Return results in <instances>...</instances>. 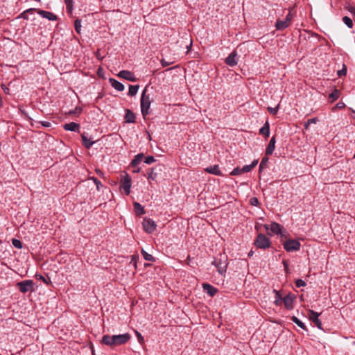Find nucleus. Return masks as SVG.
I'll return each mask as SVG.
<instances>
[{"mask_svg": "<svg viewBox=\"0 0 355 355\" xmlns=\"http://www.w3.org/2000/svg\"><path fill=\"white\" fill-rule=\"evenodd\" d=\"M318 118H312V119H309L307 121H308V124H311V123H316L318 122Z\"/></svg>", "mask_w": 355, "mask_h": 355, "instance_id": "09e8293b", "label": "nucleus"}, {"mask_svg": "<svg viewBox=\"0 0 355 355\" xmlns=\"http://www.w3.org/2000/svg\"><path fill=\"white\" fill-rule=\"evenodd\" d=\"M320 313H318L313 310H309V319L313 322H314V324L316 325V327L320 329H322V322L320 321V320L318 319V317L320 315Z\"/></svg>", "mask_w": 355, "mask_h": 355, "instance_id": "9b49d317", "label": "nucleus"}, {"mask_svg": "<svg viewBox=\"0 0 355 355\" xmlns=\"http://www.w3.org/2000/svg\"><path fill=\"white\" fill-rule=\"evenodd\" d=\"M284 248L287 252L298 251L300 249V243L294 239H288L284 243Z\"/></svg>", "mask_w": 355, "mask_h": 355, "instance_id": "423d86ee", "label": "nucleus"}, {"mask_svg": "<svg viewBox=\"0 0 355 355\" xmlns=\"http://www.w3.org/2000/svg\"><path fill=\"white\" fill-rule=\"evenodd\" d=\"M273 292L275 294V300L274 303L278 306V305H279V304L281 303V302L282 300V295H281L279 291H277V290H274Z\"/></svg>", "mask_w": 355, "mask_h": 355, "instance_id": "7c9ffc66", "label": "nucleus"}, {"mask_svg": "<svg viewBox=\"0 0 355 355\" xmlns=\"http://www.w3.org/2000/svg\"><path fill=\"white\" fill-rule=\"evenodd\" d=\"M143 157H144L143 154L137 155L131 162L132 166L133 167L137 166L141 162Z\"/></svg>", "mask_w": 355, "mask_h": 355, "instance_id": "393cba45", "label": "nucleus"}, {"mask_svg": "<svg viewBox=\"0 0 355 355\" xmlns=\"http://www.w3.org/2000/svg\"><path fill=\"white\" fill-rule=\"evenodd\" d=\"M135 334L137 337V339H138V341L139 342V343L142 344L144 342V337L141 336V334L137 331H135Z\"/></svg>", "mask_w": 355, "mask_h": 355, "instance_id": "37998d69", "label": "nucleus"}, {"mask_svg": "<svg viewBox=\"0 0 355 355\" xmlns=\"http://www.w3.org/2000/svg\"><path fill=\"white\" fill-rule=\"evenodd\" d=\"M92 180H94V183L96 184L97 189L99 190L100 187L102 186L101 182L95 178H93Z\"/></svg>", "mask_w": 355, "mask_h": 355, "instance_id": "49530a36", "label": "nucleus"}, {"mask_svg": "<svg viewBox=\"0 0 355 355\" xmlns=\"http://www.w3.org/2000/svg\"><path fill=\"white\" fill-rule=\"evenodd\" d=\"M340 96L339 91L335 89L330 94L329 98L331 99V102L336 101Z\"/></svg>", "mask_w": 355, "mask_h": 355, "instance_id": "c756f323", "label": "nucleus"}, {"mask_svg": "<svg viewBox=\"0 0 355 355\" xmlns=\"http://www.w3.org/2000/svg\"><path fill=\"white\" fill-rule=\"evenodd\" d=\"M146 87L144 89L141 98V111L144 117L149 114L148 110L151 105V100L149 95L146 94Z\"/></svg>", "mask_w": 355, "mask_h": 355, "instance_id": "f03ea898", "label": "nucleus"}, {"mask_svg": "<svg viewBox=\"0 0 355 355\" xmlns=\"http://www.w3.org/2000/svg\"><path fill=\"white\" fill-rule=\"evenodd\" d=\"M254 245L260 249H267L270 246V241L264 234H258L256 240L254 241Z\"/></svg>", "mask_w": 355, "mask_h": 355, "instance_id": "20e7f679", "label": "nucleus"}, {"mask_svg": "<svg viewBox=\"0 0 355 355\" xmlns=\"http://www.w3.org/2000/svg\"><path fill=\"white\" fill-rule=\"evenodd\" d=\"M148 178L152 180H154L157 178V173L153 171L152 169L148 173Z\"/></svg>", "mask_w": 355, "mask_h": 355, "instance_id": "58836bf2", "label": "nucleus"}, {"mask_svg": "<svg viewBox=\"0 0 355 355\" xmlns=\"http://www.w3.org/2000/svg\"><path fill=\"white\" fill-rule=\"evenodd\" d=\"M34 282L33 280H24L17 283V287L19 291L25 293L33 289Z\"/></svg>", "mask_w": 355, "mask_h": 355, "instance_id": "0eeeda50", "label": "nucleus"}, {"mask_svg": "<svg viewBox=\"0 0 355 355\" xmlns=\"http://www.w3.org/2000/svg\"><path fill=\"white\" fill-rule=\"evenodd\" d=\"M268 162V158L266 157H264L262 158L260 165H259V171H261L264 167L266 166L267 163Z\"/></svg>", "mask_w": 355, "mask_h": 355, "instance_id": "c9c22d12", "label": "nucleus"}, {"mask_svg": "<svg viewBox=\"0 0 355 355\" xmlns=\"http://www.w3.org/2000/svg\"><path fill=\"white\" fill-rule=\"evenodd\" d=\"M346 72H347V69H346V68L345 67V68H343L342 70H340V71H338V75L339 76H343V75H345V74H346Z\"/></svg>", "mask_w": 355, "mask_h": 355, "instance_id": "de8ad7c7", "label": "nucleus"}, {"mask_svg": "<svg viewBox=\"0 0 355 355\" xmlns=\"http://www.w3.org/2000/svg\"><path fill=\"white\" fill-rule=\"evenodd\" d=\"M3 89L6 94H9V89L7 87H3Z\"/></svg>", "mask_w": 355, "mask_h": 355, "instance_id": "5fc2aeb1", "label": "nucleus"}, {"mask_svg": "<svg viewBox=\"0 0 355 355\" xmlns=\"http://www.w3.org/2000/svg\"><path fill=\"white\" fill-rule=\"evenodd\" d=\"M131 188V178L126 174L121 180L120 189H123L126 195H129Z\"/></svg>", "mask_w": 355, "mask_h": 355, "instance_id": "9d476101", "label": "nucleus"}, {"mask_svg": "<svg viewBox=\"0 0 355 355\" xmlns=\"http://www.w3.org/2000/svg\"><path fill=\"white\" fill-rule=\"evenodd\" d=\"M75 30L77 33L80 34L81 32V21L77 19L74 22Z\"/></svg>", "mask_w": 355, "mask_h": 355, "instance_id": "72a5a7b5", "label": "nucleus"}, {"mask_svg": "<svg viewBox=\"0 0 355 355\" xmlns=\"http://www.w3.org/2000/svg\"><path fill=\"white\" fill-rule=\"evenodd\" d=\"M354 118L355 119V111H353Z\"/></svg>", "mask_w": 355, "mask_h": 355, "instance_id": "0e129e2a", "label": "nucleus"}, {"mask_svg": "<svg viewBox=\"0 0 355 355\" xmlns=\"http://www.w3.org/2000/svg\"><path fill=\"white\" fill-rule=\"evenodd\" d=\"M41 124L44 127H50L51 125V123L49 121H41Z\"/></svg>", "mask_w": 355, "mask_h": 355, "instance_id": "3c124183", "label": "nucleus"}, {"mask_svg": "<svg viewBox=\"0 0 355 355\" xmlns=\"http://www.w3.org/2000/svg\"><path fill=\"white\" fill-rule=\"evenodd\" d=\"M241 173H243V171H241V168H235L231 173H230V175H239L241 174Z\"/></svg>", "mask_w": 355, "mask_h": 355, "instance_id": "79ce46f5", "label": "nucleus"}, {"mask_svg": "<svg viewBox=\"0 0 355 355\" xmlns=\"http://www.w3.org/2000/svg\"><path fill=\"white\" fill-rule=\"evenodd\" d=\"M67 11L71 13L73 10V0H64Z\"/></svg>", "mask_w": 355, "mask_h": 355, "instance_id": "2f4dec72", "label": "nucleus"}, {"mask_svg": "<svg viewBox=\"0 0 355 355\" xmlns=\"http://www.w3.org/2000/svg\"><path fill=\"white\" fill-rule=\"evenodd\" d=\"M37 12L43 18L48 19L50 21H56L58 17L53 12L45 11L43 10L37 9Z\"/></svg>", "mask_w": 355, "mask_h": 355, "instance_id": "ddd939ff", "label": "nucleus"}, {"mask_svg": "<svg viewBox=\"0 0 355 355\" xmlns=\"http://www.w3.org/2000/svg\"><path fill=\"white\" fill-rule=\"evenodd\" d=\"M139 88V85H130L128 95H130L131 96H135L138 92Z\"/></svg>", "mask_w": 355, "mask_h": 355, "instance_id": "c85d7f7f", "label": "nucleus"}, {"mask_svg": "<svg viewBox=\"0 0 355 355\" xmlns=\"http://www.w3.org/2000/svg\"><path fill=\"white\" fill-rule=\"evenodd\" d=\"M213 264L217 268L219 273L223 274L226 272L227 262L226 259L216 258L213 261Z\"/></svg>", "mask_w": 355, "mask_h": 355, "instance_id": "6e6552de", "label": "nucleus"}, {"mask_svg": "<svg viewBox=\"0 0 355 355\" xmlns=\"http://www.w3.org/2000/svg\"><path fill=\"white\" fill-rule=\"evenodd\" d=\"M130 338L131 336L128 333L114 335L112 336L105 335L102 338L101 343L110 347H114L116 345H121L126 343Z\"/></svg>", "mask_w": 355, "mask_h": 355, "instance_id": "f257e3e1", "label": "nucleus"}, {"mask_svg": "<svg viewBox=\"0 0 355 355\" xmlns=\"http://www.w3.org/2000/svg\"><path fill=\"white\" fill-rule=\"evenodd\" d=\"M295 285H296L297 287L300 288V287L305 286H306V283L302 279H297L295 281Z\"/></svg>", "mask_w": 355, "mask_h": 355, "instance_id": "ea45409f", "label": "nucleus"}, {"mask_svg": "<svg viewBox=\"0 0 355 355\" xmlns=\"http://www.w3.org/2000/svg\"><path fill=\"white\" fill-rule=\"evenodd\" d=\"M250 204L253 206H257L259 204V200L257 198H252L250 200Z\"/></svg>", "mask_w": 355, "mask_h": 355, "instance_id": "a18cd8bd", "label": "nucleus"}, {"mask_svg": "<svg viewBox=\"0 0 355 355\" xmlns=\"http://www.w3.org/2000/svg\"><path fill=\"white\" fill-rule=\"evenodd\" d=\"M12 243L14 245V247H15L17 249H21L22 248V243H21V242L19 240L17 239H13L12 240Z\"/></svg>", "mask_w": 355, "mask_h": 355, "instance_id": "f704fd0d", "label": "nucleus"}, {"mask_svg": "<svg viewBox=\"0 0 355 355\" xmlns=\"http://www.w3.org/2000/svg\"><path fill=\"white\" fill-rule=\"evenodd\" d=\"M349 11L355 16V8L354 7H350L349 8Z\"/></svg>", "mask_w": 355, "mask_h": 355, "instance_id": "603ef678", "label": "nucleus"}, {"mask_svg": "<svg viewBox=\"0 0 355 355\" xmlns=\"http://www.w3.org/2000/svg\"><path fill=\"white\" fill-rule=\"evenodd\" d=\"M295 297L291 294H288L286 295L284 299V304L285 307L288 309H293V302H294Z\"/></svg>", "mask_w": 355, "mask_h": 355, "instance_id": "2eb2a0df", "label": "nucleus"}, {"mask_svg": "<svg viewBox=\"0 0 355 355\" xmlns=\"http://www.w3.org/2000/svg\"><path fill=\"white\" fill-rule=\"evenodd\" d=\"M343 21L346 24V26L348 28H352L353 21L349 17H347V16L343 17Z\"/></svg>", "mask_w": 355, "mask_h": 355, "instance_id": "473e14b6", "label": "nucleus"}, {"mask_svg": "<svg viewBox=\"0 0 355 355\" xmlns=\"http://www.w3.org/2000/svg\"><path fill=\"white\" fill-rule=\"evenodd\" d=\"M225 63L231 67L237 64V53L236 51L232 52L228 57L225 59Z\"/></svg>", "mask_w": 355, "mask_h": 355, "instance_id": "4468645a", "label": "nucleus"}, {"mask_svg": "<svg viewBox=\"0 0 355 355\" xmlns=\"http://www.w3.org/2000/svg\"><path fill=\"white\" fill-rule=\"evenodd\" d=\"M293 18V15L291 11L288 12V15L286 16L285 19L280 20L278 19L276 21L275 27L277 30H284L289 26L291 23V21Z\"/></svg>", "mask_w": 355, "mask_h": 355, "instance_id": "39448f33", "label": "nucleus"}, {"mask_svg": "<svg viewBox=\"0 0 355 355\" xmlns=\"http://www.w3.org/2000/svg\"><path fill=\"white\" fill-rule=\"evenodd\" d=\"M40 278H41V280L45 281V279L42 276H41Z\"/></svg>", "mask_w": 355, "mask_h": 355, "instance_id": "680f3d73", "label": "nucleus"}, {"mask_svg": "<svg viewBox=\"0 0 355 355\" xmlns=\"http://www.w3.org/2000/svg\"><path fill=\"white\" fill-rule=\"evenodd\" d=\"M63 128L65 130L68 131H77L79 128V124L75 122H71L69 123H66L63 125Z\"/></svg>", "mask_w": 355, "mask_h": 355, "instance_id": "412c9836", "label": "nucleus"}, {"mask_svg": "<svg viewBox=\"0 0 355 355\" xmlns=\"http://www.w3.org/2000/svg\"><path fill=\"white\" fill-rule=\"evenodd\" d=\"M161 63H162V67H166V66L170 65L173 62H166L164 59H162L161 60Z\"/></svg>", "mask_w": 355, "mask_h": 355, "instance_id": "8fccbe9b", "label": "nucleus"}, {"mask_svg": "<svg viewBox=\"0 0 355 355\" xmlns=\"http://www.w3.org/2000/svg\"><path fill=\"white\" fill-rule=\"evenodd\" d=\"M142 225L144 230L148 234L153 233L157 227L154 220L146 218L144 219Z\"/></svg>", "mask_w": 355, "mask_h": 355, "instance_id": "1a4fd4ad", "label": "nucleus"}, {"mask_svg": "<svg viewBox=\"0 0 355 355\" xmlns=\"http://www.w3.org/2000/svg\"><path fill=\"white\" fill-rule=\"evenodd\" d=\"M141 252L145 260L152 262H154L155 261V257L151 254H148L144 250L142 249Z\"/></svg>", "mask_w": 355, "mask_h": 355, "instance_id": "bb28decb", "label": "nucleus"}, {"mask_svg": "<svg viewBox=\"0 0 355 355\" xmlns=\"http://www.w3.org/2000/svg\"><path fill=\"white\" fill-rule=\"evenodd\" d=\"M96 173H97L98 174L101 173V171L100 170H96Z\"/></svg>", "mask_w": 355, "mask_h": 355, "instance_id": "052dcab7", "label": "nucleus"}, {"mask_svg": "<svg viewBox=\"0 0 355 355\" xmlns=\"http://www.w3.org/2000/svg\"><path fill=\"white\" fill-rule=\"evenodd\" d=\"M279 108V105L278 104L275 107H268V110L271 114L275 115L277 113Z\"/></svg>", "mask_w": 355, "mask_h": 355, "instance_id": "e433bc0d", "label": "nucleus"}, {"mask_svg": "<svg viewBox=\"0 0 355 355\" xmlns=\"http://www.w3.org/2000/svg\"><path fill=\"white\" fill-rule=\"evenodd\" d=\"M35 12H37L35 8H29L21 12L17 18H23L24 19L28 20L29 19L28 15H33Z\"/></svg>", "mask_w": 355, "mask_h": 355, "instance_id": "4be33fe9", "label": "nucleus"}, {"mask_svg": "<svg viewBox=\"0 0 355 355\" xmlns=\"http://www.w3.org/2000/svg\"><path fill=\"white\" fill-rule=\"evenodd\" d=\"M155 161V159L154 158L153 156H148V157H146L144 162H145V163L150 164L153 163Z\"/></svg>", "mask_w": 355, "mask_h": 355, "instance_id": "a19ab883", "label": "nucleus"}, {"mask_svg": "<svg viewBox=\"0 0 355 355\" xmlns=\"http://www.w3.org/2000/svg\"><path fill=\"white\" fill-rule=\"evenodd\" d=\"M258 163V160L257 159H254L252 164H250L252 166V168H254V166H256V165Z\"/></svg>", "mask_w": 355, "mask_h": 355, "instance_id": "864d4df0", "label": "nucleus"}, {"mask_svg": "<svg viewBox=\"0 0 355 355\" xmlns=\"http://www.w3.org/2000/svg\"><path fill=\"white\" fill-rule=\"evenodd\" d=\"M264 227L267 231L268 230H270L271 233H268L269 235H272V234H274L279 235L282 238L286 237V232L282 230V227L279 223L274 222L270 224V227L268 225H265Z\"/></svg>", "mask_w": 355, "mask_h": 355, "instance_id": "7ed1b4c3", "label": "nucleus"}, {"mask_svg": "<svg viewBox=\"0 0 355 355\" xmlns=\"http://www.w3.org/2000/svg\"><path fill=\"white\" fill-rule=\"evenodd\" d=\"M81 137L83 144L87 148H89L94 143V141H91V139H88L85 135H82Z\"/></svg>", "mask_w": 355, "mask_h": 355, "instance_id": "b1692460", "label": "nucleus"}, {"mask_svg": "<svg viewBox=\"0 0 355 355\" xmlns=\"http://www.w3.org/2000/svg\"><path fill=\"white\" fill-rule=\"evenodd\" d=\"M261 135H263L266 137H268L270 135V128L268 122L266 121L263 126L259 130Z\"/></svg>", "mask_w": 355, "mask_h": 355, "instance_id": "5701e85b", "label": "nucleus"}, {"mask_svg": "<svg viewBox=\"0 0 355 355\" xmlns=\"http://www.w3.org/2000/svg\"><path fill=\"white\" fill-rule=\"evenodd\" d=\"M125 120L126 123H135V114L130 110H125Z\"/></svg>", "mask_w": 355, "mask_h": 355, "instance_id": "aec40b11", "label": "nucleus"}, {"mask_svg": "<svg viewBox=\"0 0 355 355\" xmlns=\"http://www.w3.org/2000/svg\"><path fill=\"white\" fill-rule=\"evenodd\" d=\"M202 288L211 297H213L217 293V289L209 284H203Z\"/></svg>", "mask_w": 355, "mask_h": 355, "instance_id": "a211bd4d", "label": "nucleus"}, {"mask_svg": "<svg viewBox=\"0 0 355 355\" xmlns=\"http://www.w3.org/2000/svg\"><path fill=\"white\" fill-rule=\"evenodd\" d=\"M138 260H139L138 255L132 256L130 263H132L135 268H137V263Z\"/></svg>", "mask_w": 355, "mask_h": 355, "instance_id": "4c0bfd02", "label": "nucleus"}, {"mask_svg": "<svg viewBox=\"0 0 355 355\" xmlns=\"http://www.w3.org/2000/svg\"><path fill=\"white\" fill-rule=\"evenodd\" d=\"M205 171L208 173L213 174L215 175H221V171L219 168L218 165H213L209 167H207Z\"/></svg>", "mask_w": 355, "mask_h": 355, "instance_id": "dca6fc26", "label": "nucleus"}, {"mask_svg": "<svg viewBox=\"0 0 355 355\" xmlns=\"http://www.w3.org/2000/svg\"><path fill=\"white\" fill-rule=\"evenodd\" d=\"M291 320L294 323H295L300 328L307 331V329L306 328V326L304 325V324L300 319H298L296 316H293L291 318Z\"/></svg>", "mask_w": 355, "mask_h": 355, "instance_id": "cd10ccee", "label": "nucleus"}, {"mask_svg": "<svg viewBox=\"0 0 355 355\" xmlns=\"http://www.w3.org/2000/svg\"><path fill=\"white\" fill-rule=\"evenodd\" d=\"M118 77L125 79L131 82H135L137 78L135 75L130 71L122 70L117 74Z\"/></svg>", "mask_w": 355, "mask_h": 355, "instance_id": "f8f14e48", "label": "nucleus"}, {"mask_svg": "<svg viewBox=\"0 0 355 355\" xmlns=\"http://www.w3.org/2000/svg\"><path fill=\"white\" fill-rule=\"evenodd\" d=\"M310 124H308V121H306V123L304 124V128L306 130H308L309 129V126Z\"/></svg>", "mask_w": 355, "mask_h": 355, "instance_id": "4d7b16f0", "label": "nucleus"}, {"mask_svg": "<svg viewBox=\"0 0 355 355\" xmlns=\"http://www.w3.org/2000/svg\"><path fill=\"white\" fill-rule=\"evenodd\" d=\"M134 207L138 215H142L145 213L144 207L139 202H134Z\"/></svg>", "mask_w": 355, "mask_h": 355, "instance_id": "a878e982", "label": "nucleus"}, {"mask_svg": "<svg viewBox=\"0 0 355 355\" xmlns=\"http://www.w3.org/2000/svg\"><path fill=\"white\" fill-rule=\"evenodd\" d=\"M110 83L112 85V87H113L115 89H116L117 91H123L124 89V85L119 82L118 80L114 79V78H110Z\"/></svg>", "mask_w": 355, "mask_h": 355, "instance_id": "6ab92c4d", "label": "nucleus"}, {"mask_svg": "<svg viewBox=\"0 0 355 355\" xmlns=\"http://www.w3.org/2000/svg\"><path fill=\"white\" fill-rule=\"evenodd\" d=\"M191 46H192V41L191 40L189 45H188V46H187V49H188V51H190V49H191Z\"/></svg>", "mask_w": 355, "mask_h": 355, "instance_id": "6e6d98bb", "label": "nucleus"}, {"mask_svg": "<svg viewBox=\"0 0 355 355\" xmlns=\"http://www.w3.org/2000/svg\"><path fill=\"white\" fill-rule=\"evenodd\" d=\"M253 253H254V252H253V251H252V250L250 251V252H248V256H249L250 257H252V256L253 255Z\"/></svg>", "mask_w": 355, "mask_h": 355, "instance_id": "13d9d810", "label": "nucleus"}, {"mask_svg": "<svg viewBox=\"0 0 355 355\" xmlns=\"http://www.w3.org/2000/svg\"><path fill=\"white\" fill-rule=\"evenodd\" d=\"M275 137H272L270 140V142L266 148V155H272L273 151L275 150Z\"/></svg>", "mask_w": 355, "mask_h": 355, "instance_id": "f3484780", "label": "nucleus"}, {"mask_svg": "<svg viewBox=\"0 0 355 355\" xmlns=\"http://www.w3.org/2000/svg\"><path fill=\"white\" fill-rule=\"evenodd\" d=\"M73 113H75V112H74V111H70V112H69V114H73Z\"/></svg>", "mask_w": 355, "mask_h": 355, "instance_id": "e2e57ef3", "label": "nucleus"}, {"mask_svg": "<svg viewBox=\"0 0 355 355\" xmlns=\"http://www.w3.org/2000/svg\"><path fill=\"white\" fill-rule=\"evenodd\" d=\"M253 168L252 167V166L250 164V165H245L242 168H241V171H243V173H248L249 171H250Z\"/></svg>", "mask_w": 355, "mask_h": 355, "instance_id": "c03bdc74", "label": "nucleus"}, {"mask_svg": "<svg viewBox=\"0 0 355 355\" xmlns=\"http://www.w3.org/2000/svg\"><path fill=\"white\" fill-rule=\"evenodd\" d=\"M284 266H285L286 270H287V269H288V265H287L286 262V261H284Z\"/></svg>", "mask_w": 355, "mask_h": 355, "instance_id": "bf43d9fd", "label": "nucleus"}]
</instances>
